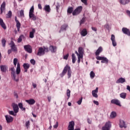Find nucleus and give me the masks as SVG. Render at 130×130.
Returning a JSON list of instances; mask_svg holds the SVG:
<instances>
[{
  "label": "nucleus",
  "instance_id": "obj_39",
  "mask_svg": "<svg viewBox=\"0 0 130 130\" xmlns=\"http://www.w3.org/2000/svg\"><path fill=\"white\" fill-rule=\"evenodd\" d=\"M24 37L23 35H21L17 40L18 43H21L22 42V38Z\"/></svg>",
  "mask_w": 130,
  "mask_h": 130
},
{
  "label": "nucleus",
  "instance_id": "obj_1",
  "mask_svg": "<svg viewBox=\"0 0 130 130\" xmlns=\"http://www.w3.org/2000/svg\"><path fill=\"white\" fill-rule=\"evenodd\" d=\"M11 77L15 82H19V75H20V73H21V66L20 63H17V67L16 68V73L15 72V68L12 67L11 68Z\"/></svg>",
  "mask_w": 130,
  "mask_h": 130
},
{
  "label": "nucleus",
  "instance_id": "obj_58",
  "mask_svg": "<svg viewBox=\"0 0 130 130\" xmlns=\"http://www.w3.org/2000/svg\"><path fill=\"white\" fill-rule=\"evenodd\" d=\"M91 29L93 31H94V32H96L97 31V28L95 27H92Z\"/></svg>",
  "mask_w": 130,
  "mask_h": 130
},
{
  "label": "nucleus",
  "instance_id": "obj_50",
  "mask_svg": "<svg viewBox=\"0 0 130 130\" xmlns=\"http://www.w3.org/2000/svg\"><path fill=\"white\" fill-rule=\"evenodd\" d=\"M104 57H101L99 56H96V58L98 60H102L103 59Z\"/></svg>",
  "mask_w": 130,
  "mask_h": 130
},
{
  "label": "nucleus",
  "instance_id": "obj_25",
  "mask_svg": "<svg viewBox=\"0 0 130 130\" xmlns=\"http://www.w3.org/2000/svg\"><path fill=\"white\" fill-rule=\"evenodd\" d=\"M119 126L120 127H125V122L122 120H120Z\"/></svg>",
  "mask_w": 130,
  "mask_h": 130
},
{
  "label": "nucleus",
  "instance_id": "obj_5",
  "mask_svg": "<svg viewBox=\"0 0 130 130\" xmlns=\"http://www.w3.org/2000/svg\"><path fill=\"white\" fill-rule=\"evenodd\" d=\"M24 49L28 53H32V47L30 45H26L24 46Z\"/></svg>",
  "mask_w": 130,
  "mask_h": 130
},
{
  "label": "nucleus",
  "instance_id": "obj_61",
  "mask_svg": "<svg viewBox=\"0 0 130 130\" xmlns=\"http://www.w3.org/2000/svg\"><path fill=\"white\" fill-rule=\"evenodd\" d=\"M58 126V124L57 123V122H56V124H55L54 126H53V127L54 128H57V127Z\"/></svg>",
  "mask_w": 130,
  "mask_h": 130
},
{
  "label": "nucleus",
  "instance_id": "obj_28",
  "mask_svg": "<svg viewBox=\"0 0 130 130\" xmlns=\"http://www.w3.org/2000/svg\"><path fill=\"white\" fill-rule=\"evenodd\" d=\"M120 97L123 99H125L126 98V93L122 92L120 94Z\"/></svg>",
  "mask_w": 130,
  "mask_h": 130
},
{
  "label": "nucleus",
  "instance_id": "obj_33",
  "mask_svg": "<svg viewBox=\"0 0 130 130\" xmlns=\"http://www.w3.org/2000/svg\"><path fill=\"white\" fill-rule=\"evenodd\" d=\"M73 11H74V8L69 7L67 10V13L68 14H72V13H73Z\"/></svg>",
  "mask_w": 130,
  "mask_h": 130
},
{
  "label": "nucleus",
  "instance_id": "obj_12",
  "mask_svg": "<svg viewBox=\"0 0 130 130\" xmlns=\"http://www.w3.org/2000/svg\"><path fill=\"white\" fill-rule=\"evenodd\" d=\"M5 117L8 123H10V122H13V120H14V118H13V117L11 116L6 115Z\"/></svg>",
  "mask_w": 130,
  "mask_h": 130
},
{
  "label": "nucleus",
  "instance_id": "obj_35",
  "mask_svg": "<svg viewBox=\"0 0 130 130\" xmlns=\"http://www.w3.org/2000/svg\"><path fill=\"white\" fill-rule=\"evenodd\" d=\"M67 96H68L67 100H69L70 97H71V90L70 89H67Z\"/></svg>",
  "mask_w": 130,
  "mask_h": 130
},
{
  "label": "nucleus",
  "instance_id": "obj_44",
  "mask_svg": "<svg viewBox=\"0 0 130 130\" xmlns=\"http://www.w3.org/2000/svg\"><path fill=\"white\" fill-rule=\"evenodd\" d=\"M78 52L79 54H83V48L82 47H79L78 49Z\"/></svg>",
  "mask_w": 130,
  "mask_h": 130
},
{
  "label": "nucleus",
  "instance_id": "obj_45",
  "mask_svg": "<svg viewBox=\"0 0 130 130\" xmlns=\"http://www.w3.org/2000/svg\"><path fill=\"white\" fill-rule=\"evenodd\" d=\"M9 113L10 115H13V116H16V115H17L14 111H10Z\"/></svg>",
  "mask_w": 130,
  "mask_h": 130
},
{
  "label": "nucleus",
  "instance_id": "obj_63",
  "mask_svg": "<svg viewBox=\"0 0 130 130\" xmlns=\"http://www.w3.org/2000/svg\"><path fill=\"white\" fill-rule=\"evenodd\" d=\"M47 99L48 100V102H50V101H51V96H48Z\"/></svg>",
  "mask_w": 130,
  "mask_h": 130
},
{
  "label": "nucleus",
  "instance_id": "obj_46",
  "mask_svg": "<svg viewBox=\"0 0 130 130\" xmlns=\"http://www.w3.org/2000/svg\"><path fill=\"white\" fill-rule=\"evenodd\" d=\"M82 101H83V97H81L79 100L77 101V103L78 105H81V104H82Z\"/></svg>",
  "mask_w": 130,
  "mask_h": 130
},
{
  "label": "nucleus",
  "instance_id": "obj_59",
  "mask_svg": "<svg viewBox=\"0 0 130 130\" xmlns=\"http://www.w3.org/2000/svg\"><path fill=\"white\" fill-rule=\"evenodd\" d=\"M32 85L34 89L37 87V85L33 82L32 83Z\"/></svg>",
  "mask_w": 130,
  "mask_h": 130
},
{
  "label": "nucleus",
  "instance_id": "obj_56",
  "mask_svg": "<svg viewBox=\"0 0 130 130\" xmlns=\"http://www.w3.org/2000/svg\"><path fill=\"white\" fill-rule=\"evenodd\" d=\"M10 45H11V46H14L16 45L15 44V43H14V41H11Z\"/></svg>",
  "mask_w": 130,
  "mask_h": 130
},
{
  "label": "nucleus",
  "instance_id": "obj_26",
  "mask_svg": "<svg viewBox=\"0 0 130 130\" xmlns=\"http://www.w3.org/2000/svg\"><path fill=\"white\" fill-rule=\"evenodd\" d=\"M18 106L20 108V109H21V110H22V111H26V108L23 107V103H20L18 104Z\"/></svg>",
  "mask_w": 130,
  "mask_h": 130
},
{
  "label": "nucleus",
  "instance_id": "obj_31",
  "mask_svg": "<svg viewBox=\"0 0 130 130\" xmlns=\"http://www.w3.org/2000/svg\"><path fill=\"white\" fill-rule=\"evenodd\" d=\"M24 70H28L30 68V64L24 63L23 65Z\"/></svg>",
  "mask_w": 130,
  "mask_h": 130
},
{
  "label": "nucleus",
  "instance_id": "obj_15",
  "mask_svg": "<svg viewBox=\"0 0 130 130\" xmlns=\"http://www.w3.org/2000/svg\"><path fill=\"white\" fill-rule=\"evenodd\" d=\"M111 40L112 42V44L113 46H116V45H117V44L116 43V41H115V36H114V35H111Z\"/></svg>",
  "mask_w": 130,
  "mask_h": 130
},
{
  "label": "nucleus",
  "instance_id": "obj_53",
  "mask_svg": "<svg viewBox=\"0 0 130 130\" xmlns=\"http://www.w3.org/2000/svg\"><path fill=\"white\" fill-rule=\"evenodd\" d=\"M87 122L88 123H89V124H91L92 123V120L90 119V118H87Z\"/></svg>",
  "mask_w": 130,
  "mask_h": 130
},
{
  "label": "nucleus",
  "instance_id": "obj_32",
  "mask_svg": "<svg viewBox=\"0 0 130 130\" xmlns=\"http://www.w3.org/2000/svg\"><path fill=\"white\" fill-rule=\"evenodd\" d=\"M116 112H112L110 115V117L111 118H115L116 117Z\"/></svg>",
  "mask_w": 130,
  "mask_h": 130
},
{
  "label": "nucleus",
  "instance_id": "obj_34",
  "mask_svg": "<svg viewBox=\"0 0 130 130\" xmlns=\"http://www.w3.org/2000/svg\"><path fill=\"white\" fill-rule=\"evenodd\" d=\"M85 22H86V17H84L80 21V25H83Z\"/></svg>",
  "mask_w": 130,
  "mask_h": 130
},
{
  "label": "nucleus",
  "instance_id": "obj_57",
  "mask_svg": "<svg viewBox=\"0 0 130 130\" xmlns=\"http://www.w3.org/2000/svg\"><path fill=\"white\" fill-rule=\"evenodd\" d=\"M14 96L15 98L17 99V98H19V96H18V94L16 92L14 93Z\"/></svg>",
  "mask_w": 130,
  "mask_h": 130
},
{
  "label": "nucleus",
  "instance_id": "obj_51",
  "mask_svg": "<svg viewBox=\"0 0 130 130\" xmlns=\"http://www.w3.org/2000/svg\"><path fill=\"white\" fill-rule=\"evenodd\" d=\"M69 54H67L66 55H64V56H63V59H66V60H67L68 59V58H69Z\"/></svg>",
  "mask_w": 130,
  "mask_h": 130
},
{
  "label": "nucleus",
  "instance_id": "obj_19",
  "mask_svg": "<svg viewBox=\"0 0 130 130\" xmlns=\"http://www.w3.org/2000/svg\"><path fill=\"white\" fill-rule=\"evenodd\" d=\"M102 51H103V48L102 47H100L95 52L96 56H98V55H99V54H100Z\"/></svg>",
  "mask_w": 130,
  "mask_h": 130
},
{
  "label": "nucleus",
  "instance_id": "obj_20",
  "mask_svg": "<svg viewBox=\"0 0 130 130\" xmlns=\"http://www.w3.org/2000/svg\"><path fill=\"white\" fill-rule=\"evenodd\" d=\"M125 82V79L121 77L119 79H118L116 83L117 84H123V83H124Z\"/></svg>",
  "mask_w": 130,
  "mask_h": 130
},
{
  "label": "nucleus",
  "instance_id": "obj_10",
  "mask_svg": "<svg viewBox=\"0 0 130 130\" xmlns=\"http://www.w3.org/2000/svg\"><path fill=\"white\" fill-rule=\"evenodd\" d=\"M111 103L112 104H115L116 105H118V106H121L120 105V102L117 99H113L111 101Z\"/></svg>",
  "mask_w": 130,
  "mask_h": 130
},
{
  "label": "nucleus",
  "instance_id": "obj_21",
  "mask_svg": "<svg viewBox=\"0 0 130 130\" xmlns=\"http://www.w3.org/2000/svg\"><path fill=\"white\" fill-rule=\"evenodd\" d=\"M44 10L47 13H50V11H51V9H50V6L49 5H45L44 8Z\"/></svg>",
  "mask_w": 130,
  "mask_h": 130
},
{
  "label": "nucleus",
  "instance_id": "obj_52",
  "mask_svg": "<svg viewBox=\"0 0 130 130\" xmlns=\"http://www.w3.org/2000/svg\"><path fill=\"white\" fill-rule=\"evenodd\" d=\"M82 3H83V4H84V5H85V6H87V5H88V3H87V0H81Z\"/></svg>",
  "mask_w": 130,
  "mask_h": 130
},
{
  "label": "nucleus",
  "instance_id": "obj_60",
  "mask_svg": "<svg viewBox=\"0 0 130 130\" xmlns=\"http://www.w3.org/2000/svg\"><path fill=\"white\" fill-rule=\"evenodd\" d=\"M74 127H71V126H68V130H74Z\"/></svg>",
  "mask_w": 130,
  "mask_h": 130
},
{
  "label": "nucleus",
  "instance_id": "obj_27",
  "mask_svg": "<svg viewBox=\"0 0 130 130\" xmlns=\"http://www.w3.org/2000/svg\"><path fill=\"white\" fill-rule=\"evenodd\" d=\"M109 61V60H108V59H107V58L104 57L103 58V59L101 60V63H108Z\"/></svg>",
  "mask_w": 130,
  "mask_h": 130
},
{
  "label": "nucleus",
  "instance_id": "obj_54",
  "mask_svg": "<svg viewBox=\"0 0 130 130\" xmlns=\"http://www.w3.org/2000/svg\"><path fill=\"white\" fill-rule=\"evenodd\" d=\"M43 49H44V52H48V48L47 47H43Z\"/></svg>",
  "mask_w": 130,
  "mask_h": 130
},
{
  "label": "nucleus",
  "instance_id": "obj_14",
  "mask_svg": "<svg viewBox=\"0 0 130 130\" xmlns=\"http://www.w3.org/2000/svg\"><path fill=\"white\" fill-rule=\"evenodd\" d=\"M0 25L1 26L2 28L6 30L7 29V25H6V23L4 22V20L0 18Z\"/></svg>",
  "mask_w": 130,
  "mask_h": 130
},
{
  "label": "nucleus",
  "instance_id": "obj_13",
  "mask_svg": "<svg viewBox=\"0 0 130 130\" xmlns=\"http://www.w3.org/2000/svg\"><path fill=\"white\" fill-rule=\"evenodd\" d=\"M49 49H50L51 52H52V53H55V52H56L57 48L56 47V46H54L51 45L49 47Z\"/></svg>",
  "mask_w": 130,
  "mask_h": 130
},
{
  "label": "nucleus",
  "instance_id": "obj_7",
  "mask_svg": "<svg viewBox=\"0 0 130 130\" xmlns=\"http://www.w3.org/2000/svg\"><path fill=\"white\" fill-rule=\"evenodd\" d=\"M45 54V52H44V49L41 47L39 48L38 52L37 54V55L39 56H41L42 55H44Z\"/></svg>",
  "mask_w": 130,
  "mask_h": 130
},
{
  "label": "nucleus",
  "instance_id": "obj_11",
  "mask_svg": "<svg viewBox=\"0 0 130 130\" xmlns=\"http://www.w3.org/2000/svg\"><path fill=\"white\" fill-rule=\"evenodd\" d=\"M0 10H1V15H2L3 13L4 12H5V11L6 10V2H4L2 3V4L1 5Z\"/></svg>",
  "mask_w": 130,
  "mask_h": 130
},
{
  "label": "nucleus",
  "instance_id": "obj_37",
  "mask_svg": "<svg viewBox=\"0 0 130 130\" xmlns=\"http://www.w3.org/2000/svg\"><path fill=\"white\" fill-rule=\"evenodd\" d=\"M1 71H2L3 73H5L7 71V68H6V66L2 65L1 66Z\"/></svg>",
  "mask_w": 130,
  "mask_h": 130
},
{
  "label": "nucleus",
  "instance_id": "obj_16",
  "mask_svg": "<svg viewBox=\"0 0 130 130\" xmlns=\"http://www.w3.org/2000/svg\"><path fill=\"white\" fill-rule=\"evenodd\" d=\"M97 93H98V87H96L95 90H92V94L93 97H94L95 98H98V94H97Z\"/></svg>",
  "mask_w": 130,
  "mask_h": 130
},
{
  "label": "nucleus",
  "instance_id": "obj_48",
  "mask_svg": "<svg viewBox=\"0 0 130 130\" xmlns=\"http://www.w3.org/2000/svg\"><path fill=\"white\" fill-rule=\"evenodd\" d=\"M20 16L22 17L23 18L25 17V15H24V10H21L20 11Z\"/></svg>",
  "mask_w": 130,
  "mask_h": 130
},
{
  "label": "nucleus",
  "instance_id": "obj_17",
  "mask_svg": "<svg viewBox=\"0 0 130 130\" xmlns=\"http://www.w3.org/2000/svg\"><path fill=\"white\" fill-rule=\"evenodd\" d=\"M25 102H27V103H28L29 105H33V104H35L36 101H35L34 99H31L25 100Z\"/></svg>",
  "mask_w": 130,
  "mask_h": 130
},
{
  "label": "nucleus",
  "instance_id": "obj_42",
  "mask_svg": "<svg viewBox=\"0 0 130 130\" xmlns=\"http://www.w3.org/2000/svg\"><path fill=\"white\" fill-rule=\"evenodd\" d=\"M25 126L27 129L30 127V121L28 120L27 121L25 122Z\"/></svg>",
  "mask_w": 130,
  "mask_h": 130
},
{
  "label": "nucleus",
  "instance_id": "obj_40",
  "mask_svg": "<svg viewBox=\"0 0 130 130\" xmlns=\"http://www.w3.org/2000/svg\"><path fill=\"white\" fill-rule=\"evenodd\" d=\"M70 127H75V122L74 121H70L69 122V125Z\"/></svg>",
  "mask_w": 130,
  "mask_h": 130
},
{
  "label": "nucleus",
  "instance_id": "obj_24",
  "mask_svg": "<svg viewBox=\"0 0 130 130\" xmlns=\"http://www.w3.org/2000/svg\"><path fill=\"white\" fill-rule=\"evenodd\" d=\"M35 29L32 28V30L29 32V38H34V34H35Z\"/></svg>",
  "mask_w": 130,
  "mask_h": 130
},
{
  "label": "nucleus",
  "instance_id": "obj_38",
  "mask_svg": "<svg viewBox=\"0 0 130 130\" xmlns=\"http://www.w3.org/2000/svg\"><path fill=\"white\" fill-rule=\"evenodd\" d=\"M72 62L73 63H75V62H76V56H75L74 53L72 54Z\"/></svg>",
  "mask_w": 130,
  "mask_h": 130
},
{
  "label": "nucleus",
  "instance_id": "obj_62",
  "mask_svg": "<svg viewBox=\"0 0 130 130\" xmlns=\"http://www.w3.org/2000/svg\"><path fill=\"white\" fill-rule=\"evenodd\" d=\"M94 104H95V105H99V103L98 101H93Z\"/></svg>",
  "mask_w": 130,
  "mask_h": 130
},
{
  "label": "nucleus",
  "instance_id": "obj_43",
  "mask_svg": "<svg viewBox=\"0 0 130 130\" xmlns=\"http://www.w3.org/2000/svg\"><path fill=\"white\" fill-rule=\"evenodd\" d=\"M12 17V11H9L7 14V18H11Z\"/></svg>",
  "mask_w": 130,
  "mask_h": 130
},
{
  "label": "nucleus",
  "instance_id": "obj_23",
  "mask_svg": "<svg viewBox=\"0 0 130 130\" xmlns=\"http://www.w3.org/2000/svg\"><path fill=\"white\" fill-rule=\"evenodd\" d=\"M68 24H63L61 26L60 30H59V32L61 33V31H64L67 30V28H68Z\"/></svg>",
  "mask_w": 130,
  "mask_h": 130
},
{
  "label": "nucleus",
  "instance_id": "obj_18",
  "mask_svg": "<svg viewBox=\"0 0 130 130\" xmlns=\"http://www.w3.org/2000/svg\"><path fill=\"white\" fill-rule=\"evenodd\" d=\"M129 0H119V3L121 4V5H123V6L127 5V4L129 3Z\"/></svg>",
  "mask_w": 130,
  "mask_h": 130
},
{
  "label": "nucleus",
  "instance_id": "obj_30",
  "mask_svg": "<svg viewBox=\"0 0 130 130\" xmlns=\"http://www.w3.org/2000/svg\"><path fill=\"white\" fill-rule=\"evenodd\" d=\"M16 27L17 28V31H20V29L21 28V23H20V21H17L16 22Z\"/></svg>",
  "mask_w": 130,
  "mask_h": 130
},
{
  "label": "nucleus",
  "instance_id": "obj_6",
  "mask_svg": "<svg viewBox=\"0 0 130 130\" xmlns=\"http://www.w3.org/2000/svg\"><path fill=\"white\" fill-rule=\"evenodd\" d=\"M111 127V122L110 121H108L106 123L104 126L102 127L103 130H110Z\"/></svg>",
  "mask_w": 130,
  "mask_h": 130
},
{
  "label": "nucleus",
  "instance_id": "obj_55",
  "mask_svg": "<svg viewBox=\"0 0 130 130\" xmlns=\"http://www.w3.org/2000/svg\"><path fill=\"white\" fill-rule=\"evenodd\" d=\"M78 58H79L81 59V58H83V54H79L77 55Z\"/></svg>",
  "mask_w": 130,
  "mask_h": 130
},
{
  "label": "nucleus",
  "instance_id": "obj_47",
  "mask_svg": "<svg viewBox=\"0 0 130 130\" xmlns=\"http://www.w3.org/2000/svg\"><path fill=\"white\" fill-rule=\"evenodd\" d=\"M17 62H18V59L17 58H15L13 60V63H14L15 67H16V66H17Z\"/></svg>",
  "mask_w": 130,
  "mask_h": 130
},
{
  "label": "nucleus",
  "instance_id": "obj_22",
  "mask_svg": "<svg viewBox=\"0 0 130 130\" xmlns=\"http://www.w3.org/2000/svg\"><path fill=\"white\" fill-rule=\"evenodd\" d=\"M88 34V31H87V29L84 28L81 32V36L85 37Z\"/></svg>",
  "mask_w": 130,
  "mask_h": 130
},
{
  "label": "nucleus",
  "instance_id": "obj_9",
  "mask_svg": "<svg viewBox=\"0 0 130 130\" xmlns=\"http://www.w3.org/2000/svg\"><path fill=\"white\" fill-rule=\"evenodd\" d=\"M122 31L124 34L127 35V36H130V31L129 29L126 27H123L122 28Z\"/></svg>",
  "mask_w": 130,
  "mask_h": 130
},
{
  "label": "nucleus",
  "instance_id": "obj_49",
  "mask_svg": "<svg viewBox=\"0 0 130 130\" xmlns=\"http://www.w3.org/2000/svg\"><path fill=\"white\" fill-rule=\"evenodd\" d=\"M30 63L32 64L33 66H35V63H36V61L34 60V59H31L30 60Z\"/></svg>",
  "mask_w": 130,
  "mask_h": 130
},
{
  "label": "nucleus",
  "instance_id": "obj_8",
  "mask_svg": "<svg viewBox=\"0 0 130 130\" xmlns=\"http://www.w3.org/2000/svg\"><path fill=\"white\" fill-rule=\"evenodd\" d=\"M12 106L14 111V113H18L19 112V106L15 103H13Z\"/></svg>",
  "mask_w": 130,
  "mask_h": 130
},
{
  "label": "nucleus",
  "instance_id": "obj_64",
  "mask_svg": "<svg viewBox=\"0 0 130 130\" xmlns=\"http://www.w3.org/2000/svg\"><path fill=\"white\" fill-rule=\"evenodd\" d=\"M126 89H127V90H128V91H129L130 92V86L129 85L127 86Z\"/></svg>",
  "mask_w": 130,
  "mask_h": 130
},
{
  "label": "nucleus",
  "instance_id": "obj_3",
  "mask_svg": "<svg viewBox=\"0 0 130 130\" xmlns=\"http://www.w3.org/2000/svg\"><path fill=\"white\" fill-rule=\"evenodd\" d=\"M29 19H31L32 21H36L37 17L34 14V6H32L29 10Z\"/></svg>",
  "mask_w": 130,
  "mask_h": 130
},
{
  "label": "nucleus",
  "instance_id": "obj_41",
  "mask_svg": "<svg viewBox=\"0 0 130 130\" xmlns=\"http://www.w3.org/2000/svg\"><path fill=\"white\" fill-rule=\"evenodd\" d=\"M90 77L91 79L95 78V73L93 71H91L90 73Z\"/></svg>",
  "mask_w": 130,
  "mask_h": 130
},
{
  "label": "nucleus",
  "instance_id": "obj_29",
  "mask_svg": "<svg viewBox=\"0 0 130 130\" xmlns=\"http://www.w3.org/2000/svg\"><path fill=\"white\" fill-rule=\"evenodd\" d=\"M1 43L3 47H6V43H7V41L5 38H3L1 41Z\"/></svg>",
  "mask_w": 130,
  "mask_h": 130
},
{
  "label": "nucleus",
  "instance_id": "obj_2",
  "mask_svg": "<svg viewBox=\"0 0 130 130\" xmlns=\"http://www.w3.org/2000/svg\"><path fill=\"white\" fill-rule=\"evenodd\" d=\"M68 72V79H70L72 77V70H71V67L69 65L67 64L64 68L61 74H60L61 78H63L64 75L67 74Z\"/></svg>",
  "mask_w": 130,
  "mask_h": 130
},
{
  "label": "nucleus",
  "instance_id": "obj_36",
  "mask_svg": "<svg viewBox=\"0 0 130 130\" xmlns=\"http://www.w3.org/2000/svg\"><path fill=\"white\" fill-rule=\"evenodd\" d=\"M11 50H12V51L16 52V51H17V50H18V48L16 46V45L11 46Z\"/></svg>",
  "mask_w": 130,
  "mask_h": 130
},
{
  "label": "nucleus",
  "instance_id": "obj_4",
  "mask_svg": "<svg viewBox=\"0 0 130 130\" xmlns=\"http://www.w3.org/2000/svg\"><path fill=\"white\" fill-rule=\"evenodd\" d=\"M83 10V7L79 6L73 12V16H77V15H79L82 12Z\"/></svg>",
  "mask_w": 130,
  "mask_h": 130
}]
</instances>
